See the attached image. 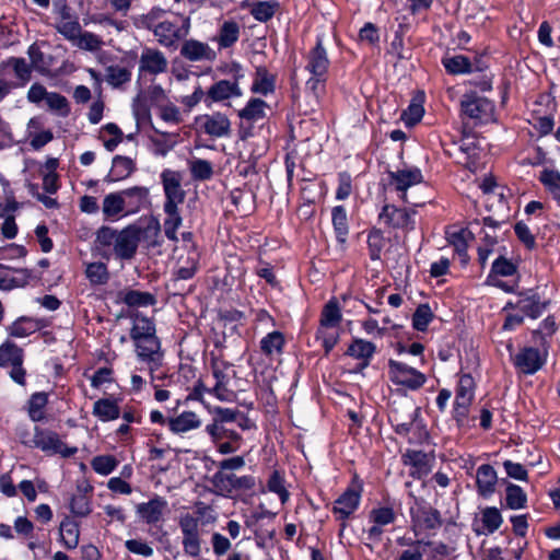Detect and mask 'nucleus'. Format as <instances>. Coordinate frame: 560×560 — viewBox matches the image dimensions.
<instances>
[{"label":"nucleus","instance_id":"f257e3e1","mask_svg":"<svg viewBox=\"0 0 560 560\" xmlns=\"http://www.w3.org/2000/svg\"><path fill=\"white\" fill-rule=\"evenodd\" d=\"M138 30L151 31L155 40L165 48L176 49L190 32V18L184 14L153 8L132 19Z\"/></svg>","mask_w":560,"mask_h":560},{"label":"nucleus","instance_id":"f03ea898","mask_svg":"<svg viewBox=\"0 0 560 560\" xmlns=\"http://www.w3.org/2000/svg\"><path fill=\"white\" fill-rule=\"evenodd\" d=\"M130 338L135 342L138 359L148 365L150 373L156 371L163 363V352L153 320L136 313L132 316Z\"/></svg>","mask_w":560,"mask_h":560},{"label":"nucleus","instance_id":"7ed1b4c3","mask_svg":"<svg viewBox=\"0 0 560 560\" xmlns=\"http://www.w3.org/2000/svg\"><path fill=\"white\" fill-rule=\"evenodd\" d=\"M330 60L322 39H318L305 57V71L310 74L306 90L318 100L325 92Z\"/></svg>","mask_w":560,"mask_h":560},{"label":"nucleus","instance_id":"20e7f679","mask_svg":"<svg viewBox=\"0 0 560 560\" xmlns=\"http://www.w3.org/2000/svg\"><path fill=\"white\" fill-rule=\"evenodd\" d=\"M25 445L39 448L40 451L52 455L60 454L62 457H70L78 451L77 447L67 446L56 432L35 428L33 438L24 442Z\"/></svg>","mask_w":560,"mask_h":560},{"label":"nucleus","instance_id":"39448f33","mask_svg":"<svg viewBox=\"0 0 560 560\" xmlns=\"http://www.w3.org/2000/svg\"><path fill=\"white\" fill-rule=\"evenodd\" d=\"M462 113L475 124H488L494 119V104L476 93L466 94L460 102Z\"/></svg>","mask_w":560,"mask_h":560},{"label":"nucleus","instance_id":"423d86ee","mask_svg":"<svg viewBox=\"0 0 560 560\" xmlns=\"http://www.w3.org/2000/svg\"><path fill=\"white\" fill-rule=\"evenodd\" d=\"M388 374L393 383L410 390L419 389L427 381L425 375L417 369L395 360H389L388 362Z\"/></svg>","mask_w":560,"mask_h":560},{"label":"nucleus","instance_id":"0eeeda50","mask_svg":"<svg viewBox=\"0 0 560 560\" xmlns=\"http://www.w3.org/2000/svg\"><path fill=\"white\" fill-rule=\"evenodd\" d=\"M197 129L212 138H225L231 133V121L220 112L203 114L196 117Z\"/></svg>","mask_w":560,"mask_h":560},{"label":"nucleus","instance_id":"6e6552de","mask_svg":"<svg viewBox=\"0 0 560 560\" xmlns=\"http://www.w3.org/2000/svg\"><path fill=\"white\" fill-rule=\"evenodd\" d=\"M361 501L359 486L349 487L332 505V513L337 521H341V530L346 527V521L358 510Z\"/></svg>","mask_w":560,"mask_h":560},{"label":"nucleus","instance_id":"1a4fd4ad","mask_svg":"<svg viewBox=\"0 0 560 560\" xmlns=\"http://www.w3.org/2000/svg\"><path fill=\"white\" fill-rule=\"evenodd\" d=\"M388 178L405 202H407V190L423 182L422 172L417 166H404L402 168L388 172Z\"/></svg>","mask_w":560,"mask_h":560},{"label":"nucleus","instance_id":"9d476101","mask_svg":"<svg viewBox=\"0 0 560 560\" xmlns=\"http://www.w3.org/2000/svg\"><path fill=\"white\" fill-rule=\"evenodd\" d=\"M161 180L165 194L164 208L173 210L183 203L185 191L182 188V175L172 170L161 173Z\"/></svg>","mask_w":560,"mask_h":560},{"label":"nucleus","instance_id":"9b49d317","mask_svg":"<svg viewBox=\"0 0 560 560\" xmlns=\"http://www.w3.org/2000/svg\"><path fill=\"white\" fill-rule=\"evenodd\" d=\"M235 67L237 68V71L233 80H220L209 88L207 96L212 102L219 103L237 98L243 95L238 81L244 78V74L241 72L240 65H236Z\"/></svg>","mask_w":560,"mask_h":560},{"label":"nucleus","instance_id":"f8f14e48","mask_svg":"<svg viewBox=\"0 0 560 560\" xmlns=\"http://www.w3.org/2000/svg\"><path fill=\"white\" fill-rule=\"evenodd\" d=\"M168 61L165 55L153 47L142 49L139 58V73L159 75L167 70Z\"/></svg>","mask_w":560,"mask_h":560},{"label":"nucleus","instance_id":"ddd939ff","mask_svg":"<svg viewBox=\"0 0 560 560\" xmlns=\"http://www.w3.org/2000/svg\"><path fill=\"white\" fill-rule=\"evenodd\" d=\"M180 56L191 62L209 61L217 59V52L207 43L197 39H187L180 47Z\"/></svg>","mask_w":560,"mask_h":560},{"label":"nucleus","instance_id":"4468645a","mask_svg":"<svg viewBox=\"0 0 560 560\" xmlns=\"http://www.w3.org/2000/svg\"><path fill=\"white\" fill-rule=\"evenodd\" d=\"M369 520L373 525L368 529V539L377 542L383 535V527L395 522L396 514L392 508L382 506L370 512Z\"/></svg>","mask_w":560,"mask_h":560},{"label":"nucleus","instance_id":"2eb2a0df","mask_svg":"<svg viewBox=\"0 0 560 560\" xmlns=\"http://www.w3.org/2000/svg\"><path fill=\"white\" fill-rule=\"evenodd\" d=\"M126 214H133L150 206V189L145 186H132L120 190Z\"/></svg>","mask_w":560,"mask_h":560},{"label":"nucleus","instance_id":"dca6fc26","mask_svg":"<svg viewBox=\"0 0 560 560\" xmlns=\"http://www.w3.org/2000/svg\"><path fill=\"white\" fill-rule=\"evenodd\" d=\"M514 365L524 374H534L544 365V358L536 348H524L513 359Z\"/></svg>","mask_w":560,"mask_h":560},{"label":"nucleus","instance_id":"f3484780","mask_svg":"<svg viewBox=\"0 0 560 560\" xmlns=\"http://www.w3.org/2000/svg\"><path fill=\"white\" fill-rule=\"evenodd\" d=\"M167 508V501L159 495H155L148 502L137 505V514L148 524H155L160 522Z\"/></svg>","mask_w":560,"mask_h":560},{"label":"nucleus","instance_id":"a211bd4d","mask_svg":"<svg viewBox=\"0 0 560 560\" xmlns=\"http://www.w3.org/2000/svg\"><path fill=\"white\" fill-rule=\"evenodd\" d=\"M477 230H479L478 222L469 223L468 226L451 225L445 231L447 243L448 245H468L470 242H477Z\"/></svg>","mask_w":560,"mask_h":560},{"label":"nucleus","instance_id":"6ab92c4d","mask_svg":"<svg viewBox=\"0 0 560 560\" xmlns=\"http://www.w3.org/2000/svg\"><path fill=\"white\" fill-rule=\"evenodd\" d=\"M504 224L494 221L491 218L483 219V225L479 224L476 238L477 242H483L486 245H495L499 242H504V234L506 230L503 229Z\"/></svg>","mask_w":560,"mask_h":560},{"label":"nucleus","instance_id":"aec40b11","mask_svg":"<svg viewBox=\"0 0 560 560\" xmlns=\"http://www.w3.org/2000/svg\"><path fill=\"white\" fill-rule=\"evenodd\" d=\"M498 481L497 471L489 464H483L478 467L476 472V486L478 493L483 498L491 497L495 491Z\"/></svg>","mask_w":560,"mask_h":560},{"label":"nucleus","instance_id":"412c9836","mask_svg":"<svg viewBox=\"0 0 560 560\" xmlns=\"http://www.w3.org/2000/svg\"><path fill=\"white\" fill-rule=\"evenodd\" d=\"M276 90V74L271 73L266 67H256L250 91L255 94L267 96Z\"/></svg>","mask_w":560,"mask_h":560},{"label":"nucleus","instance_id":"4be33fe9","mask_svg":"<svg viewBox=\"0 0 560 560\" xmlns=\"http://www.w3.org/2000/svg\"><path fill=\"white\" fill-rule=\"evenodd\" d=\"M168 429L174 434H184L201 427V420L194 411H183L167 420Z\"/></svg>","mask_w":560,"mask_h":560},{"label":"nucleus","instance_id":"5701e85b","mask_svg":"<svg viewBox=\"0 0 560 560\" xmlns=\"http://www.w3.org/2000/svg\"><path fill=\"white\" fill-rule=\"evenodd\" d=\"M158 225L144 228L140 222L131 224L126 229L118 232V244L117 245H136L139 242L144 241V236L149 232H156Z\"/></svg>","mask_w":560,"mask_h":560},{"label":"nucleus","instance_id":"b1692460","mask_svg":"<svg viewBox=\"0 0 560 560\" xmlns=\"http://www.w3.org/2000/svg\"><path fill=\"white\" fill-rule=\"evenodd\" d=\"M154 93L161 94V105H159V116L166 124L178 125L183 121L180 109L173 103L166 101V94L162 86H154Z\"/></svg>","mask_w":560,"mask_h":560},{"label":"nucleus","instance_id":"393cba45","mask_svg":"<svg viewBox=\"0 0 560 560\" xmlns=\"http://www.w3.org/2000/svg\"><path fill=\"white\" fill-rule=\"evenodd\" d=\"M404 463L411 466L410 475L415 478H422L430 471L428 456L421 451H408L402 456Z\"/></svg>","mask_w":560,"mask_h":560},{"label":"nucleus","instance_id":"a878e982","mask_svg":"<svg viewBox=\"0 0 560 560\" xmlns=\"http://www.w3.org/2000/svg\"><path fill=\"white\" fill-rule=\"evenodd\" d=\"M42 328V322L32 317L22 316L13 322L8 328L10 336L14 338H25Z\"/></svg>","mask_w":560,"mask_h":560},{"label":"nucleus","instance_id":"bb28decb","mask_svg":"<svg viewBox=\"0 0 560 560\" xmlns=\"http://www.w3.org/2000/svg\"><path fill=\"white\" fill-rule=\"evenodd\" d=\"M376 347L373 342L355 338L349 346L347 354L350 357L361 360L362 366L366 368L370 364L371 359L375 353Z\"/></svg>","mask_w":560,"mask_h":560},{"label":"nucleus","instance_id":"cd10ccee","mask_svg":"<svg viewBox=\"0 0 560 560\" xmlns=\"http://www.w3.org/2000/svg\"><path fill=\"white\" fill-rule=\"evenodd\" d=\"M136 171V163L131 158L116 155L113 159L112 168L108 177L112 182L122 180L129 177Z\"/></svg>","mask_w":560,"mask_h":560},{"label":"nucleus","instance_id":"c85d7f7f","mask_svg":"<svg viewBox=\"0 0 560 560\" xmlns=\"http://www.w3.org/2000/svg\"><path fill=\"white\" fill-rule=\"evenodd\" d=\"M378 218L381 222L392 226H405L410 220V215L405 209L393 205H385Z\"/></svg>","mask_w":560,"mask_h":560},{"label":"nucleus","instance_id":"c756f323","mask_svg":"<svg viewBox=\"0 0 560 560\" xmlns=\"http://www.w3.org/2000/svg\"><path fill=\"white\" fill-rule=\"evenodd\" d=\"M102 211L106 220L117 218L119 214H126V207L122 195L119 191L108 194L104 197Z\"/></svg>","mask_w":560,"mask_h":560},{"label":"nucleus","instance_id":"7c9ffc66","mask_svg":"<svg viewBox=\"0 0 560 560\" xmlns=\"http://www.w3.org/2000/svg\"><path fill=\"white\" fill-rule=\"evenodd\" d=\"M240 37V26L235 21H224L214 40L221 49L233 46Z\"/></svg>","mask_w":560,"mask_h":560},{"label":"nucleus","instance_id":"2f4dec72","mask_svg":"<svg viewBox=\"0 0 560 560\" xmlns=\"http://www.w3.org/2000/svg\"><path fill=\"white\" fill-rule=\"evenodd\" d=\"M331 222L336 240L346 243L349 233L348 214L343 206H336L331 209Z\"/></svg>","mask_w":560,"mask_h":560},{"label":"nucleus","instance_id":"473e14b6","mask_svg":"<svg viewBox=\"0 0 560 560\" xmlns=\"http://www.w3.org/2000/svg\"><path fill=\"white\" fill-rule=\"evenodd\" d=\"M185 248L187 249L186 257L184 258L183 255L179 257V266L176 271L177 278L182 280H188L194 277L199 259V254L195 247Z\"/></svg>","mask_w":560,"mask_h":560},{"label":"nucleus","instance_id":"72a5a7b5","mask_svg":"<svg viewBox=\"0 0 560 560\" xmlns=\"http://www.w3.org/2000/svg\"><path fill=\"white\" fill-rule=\"evenodd\" d=\"M268 105L261 98L253 97L250 98L244 108L238 112V116L241 119L256 122L266 117V109Z\"/></svg>","mask_w":560,"mask_h":560},{"label":"nucleus","instance_id":"f704fd0d","mask_svg":"<svg viewBox=\"0 0 560 560\" xmlns=\"http://www.w3.org/2000/svg\"><path fill=\"white\" fill-rule=\"evenodd\" d=\"M93 415L101 421H112L120 416V410L116 401L102 398L94 402Z\"/></svg>","mask_w":560,"mask_h":560},{"label":"nucleus","instance_id":"c9c22d12","mask_svg":"<svg viewBox=\"0 0 560 560\" xmlns=\"http://www.w3.org/2000/svg\"><path fill=\"white\" fill-rule=\"evenodd\" d=\"M60 535L63 545L68 549H74L79 545L80 529L79 524L70 517H65L60 523Z\"/></svg>","mask_w":560,"mask_h":560},{"label":"nucleus","instance_id":"e433bc0d","mask_svg":"<svg viewBox=\"0 0 560 560\" xmlns=\"http://www.w3.org/2000/svg\"><path fill=\"white\" fill-rule=\"evenodd\" d=\"M131 80V70L119 65L108 66L105 70V81L114 89L121 88Z\"/></svg>","mask_w":560,"mask_h":560},{"label":"nucleus","instance_id":"4c0bfd02","mask_svg":"<svg viewBox=\"0 0 560 560\" xmlns=\"http://www.w3.org/2000/svg\"><path fill=\"white\" fill-rule=\"evenodd\" d=\"M206 432L211 436L213 442L222 440L241 441V435L225 423L212 421L210 424L206 425Z\"/></svg>","mask_w":560,"mask_h":560},{"label":"nucleus","instance_id":"58836bf2","mask_svg":"<svg viewBox=\"0 0 560 560\" xmlns=\"http://www.w3.org/2000/svg\"><path fill=\"white\" fill-rule=\"evenodd\" d=\"M23 363V350L11 341H5L0 346V366H10L12 364Z\"/></svg>","mask_w":560,"mask_h":560},{"label":"nucleus","instance_id":"ea45409f","mask_svg":"<svg viewBox=\"0 0 560 560\" xmlns=\"http://www.w3.org/2000/svg\"><path fill=\"white\" fill-rule=\"evenodd\" d=\"M155 136H151L152 151L156 155H166L176 144V135L162 133L154 129Z\"/></svg>","mask_w":560,"mask_h":560},{"label":"nucleus","instance_id":"a19ab883","mask_svg":"<svg viewBox=\"0 0 560 560\" xmlns=\"http://www.w3.org/2000/svg\"><path fill=\"white\" fill-rule=\"evenodd\" d=\"M72 45L79 49L95 52L101 50L104 42L101 36L88 31L82 32L81 30Z\"/></svg>","mask_w":560,"mask_h":560},{"label":"nucleus","instance_id":"79ce46f5","mask_svg":"<svg viewBox=\"0 0 560 560\" xmlns=\"http://www.w3.org/2000/svg\"><path fill=\"white\" fill-rule=\"evenodd\" d=\"M538 178L546 190L560 203V173L557 170L544 168Z\"/></svg>","mask_w":560,"mask_h":560},{"label":"nucleus","instance_id":"37998d69","mask_svg":"<svg viewBox=\"0 0 560 560\" xmlns=\"http://www.w3.org/2000/svg\"><path fill=\"white\" fill-rule=\"evenodd\" d=\"M85 277L92 285H103L108 281V271L104 262H85Z\"/></svg>","mask_w":560,"mask_h":560},{"label":"nucleus","instance_id":"c03bdc74","mask_svg":"<svg viewBox=\"0 0 560 560\" xmlns=\"http://www.w3.org/2000/svg\"><path fill=\"white\" fill-rule=\"evenodd\" d=\"M279 9L276 0L257 1L250 7V14L259 22L269 21Z\"/></svg>","mask_w":560,"mask_h":560},{"label":"nucleus","instance_id":"a18cd8bd","mask_svg":"<svg viewBox=\"0 0 560 560\" xmlns=\"http://www.w3.org/2000/svg\"><path fill=\"white\" fill-rule=\"evenodd\" d=\"M284 346V337L280 331L267 334L260 340V350L268 357L280 354Z\"/></svg>","mask_w":560,"mask_h":560},{"label":"nucleus","instance_id":"49530a36","mask_svg":"<svg viewBox=\"0 0 560 560\" xmlns=\"http://www.w3.org/2000/svg\"><path fill=\"white\" fill-rule=\"evenodd\" d=\"M40 122L37 118L30 119L27 124V130L31 138L30 144L34 150H39L48 142H50L54 138L52 132L50 130H44L40 132H33V129H38Z\"/></svg>","mask_w":560,"mask_h":560},{"label":"nucleus","instance_id":"de8ad7c7","mask_svg":"<svg viewBox=\"0 0 560 560\" xmlns=\"http://www.w3.org/2000/svg\"><path fill=\"white\" fill-rule=\"evenodd\" d=\"M1 67H11L21 85H25L31 79V67L24 58L11 57L1 63Z\"/></svg>","mask_w":560,"mask_h":560},{"label":"nucleus","instance_id":"09e8293b","mask_svg":"<svg viewBox=\"0 0 560 560\" xmlns=\"http://www.w3.org/2000/svg\"><path fill=\"white\" fill-rule=\"evenodd\" d=\"M442 63L451 74H465L472 71L470 60L463 55L444 58Z\"/></svg>","mask_w":560,"mask_h":560},{"label":"nucleus","instance_id":"8fccbe9b","mask_svg":"<svg viewBox=\"0 0 560 560\" xmlns=\"http://www.w3.org/2000/svg\"><path fill=\"white\" fill-rule=\"evenodd\" d=\"M516 307L530 318L539 317L545 311L546 304L541 303L536 296H525L517 301Z\"/></svg>","mask_w":560,"mask_h":560},{"label":"nucleus","instance_id":"3c124183","mask_svg":"<svg viewBox=\"0 0 560 560\" xmlns=\"http://www.w3.org/2000/svg\"><path fill=\"white\" fill-rule=\"evenodd\" d=\"M505 501L509 509L521 510L526 506L527 495L520 486L509 483L506 487Z\"/></svg>","mask_w":560,"mask_h":560},{"label":"nucleus","instance_id":"603ef678","mask_svg":"<svg viewBox=\"0 0 560 560\" xmlns=\"http://www.w3.org/2000/svg\"><path fill=\"white\" fill-rule=\"evenodd\" d=\"M164 212L166 213V219L164 221L165 234L171 242L177 243L179 242V238L176 235V231L182 224L178 207L173 210L164 208Z\"/></svg>","mask_w":560,"mask_h":560},{"label":"nucleus","instance_id":"864d4df0","mask_svg":"<svg viewBox=\"0 0 560 560\" xmlns=\"http://www.w3.org/2000/svg\"><path fill=\"white\" fill-rule=\"evenodd\" d=\"M69 508L71 513L75 516L85 517L91 513L90 499L80 488L78 492L72 495Z\"/></svg>","mask_w":560,"mask_h":560},{"label":"nucleus","instance_id":"5fc2aeb1","mask_svg":"<svg viewBox=\"0 0 560 560\" xmlns=\"http://www.w3.org/2000/svg\"><path fill=\"white\" fill-rule=\"evenodd\" d=\"M54 27L71 44L82 30L77 16L66 21H55Z\"/></svg>","mask_w":560,"mask_h":560},{"label":"nucleus","instance_id":"6e6d98bb","mask_svg":"<svg viewBox=\"0 0 560 560\" xmlns=\"http://www.w3.org/2000/svg\"><path fill=\"white\" fill-rule=\"evenodd\" d=\"M48 402L47 395L45 393H35L32 395L28 401V416L37 422L44 419V408Z\"/></svg>","mask_w":560,"mask_h":560},{"label":"nucleus","instance_id":"4d7b16f0","mask_svg":"<svg viewBox=\"0 0 560 560\" xmlns=\"http://www.w3.org/2000/svg\"><path fill=\"white\" fill-rule=\"evenodd\" d=\"M475 396V381L469 374L459 377L455 400L472 402Z\"/></svg>","mask_w":560,"mask_h":560},{"label":"nucleus","instance_id":"13d9d810","mask_svg":"<svg viewBox=\"0 0 560 560\" xmlns=\"http://www.w3.org/2000/svg\"><path fill=\"white\" fill-rule=\"evenodd\" d=\"M432 319L433 313L429 304H420L412 316V326L419 331H424Z\"/></svg>","mask_w":560,"mask_h":560},{"label":"nucleus","instance_id":"bf43d9fd","mask_svg":"<svg viewBox=\"0 0 560 560\" xmlns=\"http://www.w3.org/2000/svg\"><path fill=\"white\" fill-rule=\"evenodd\" d=\"M341 322V313L336 301H329L322 313L320 325L338 327Z\"/></svg>","mask_w":560,"mask_h":560},{"label":"nucleus","instance_id":"052dcab7","mask_svg":"<svg viewBox=\"0 0 560 560\" xmlns=\"http://www.w3.org/2000/svg\"><path fill=\"white\" fill-rule=\"evenodd\" d=\"M189 170L195 179L206 180L213 174V168L210 162L201 159H194L189 162Z\"/></svg>","mask_w":560,"mask_h":560},{"label":"nucleus","instance_id":"680f3d73","mask_svg":"<svg viewBox=\"0 0 560 560\" xmlns=\"http://www.w3.org/2000/svg\"><path fill=\"white\" fill-rule=\"evenodd\" d=\"M317 338L322 340L323 347L328 353L338 342L339 330L338 327L320 325L317 331Z\"/></svg>","mask_w":560,"mask_h":560},{"label":"nucleus","instance_id":"e2e57ef3","mask_svg":"<svg viewBox=\"0 0 560 560\" xmlns=\"http://www.w3.org/2000/svg\"><path fill=\"white\" fill-rule=\"evenodd\" d=\"M518 260L508 259L504 256L498 257L492 264V272L501 277L513 276L517 270Z\"/></svg>","mask_w":560,"mask_h":560},{"label":"nucleus","instance_id":"0e129e2a","mask_svg":"<svg viewBox=\"0 0 560 560\" xmlns=\"http://www.w3.org/2000/svg\"><path fill=\"white\" fill-rule=\"evenodd\" d=\"M481 521L489 533L495 532L502 524V515L497 508H486L481 513Z\"/></svg>","mask_w":560,"mask_h":560},{"label":"nucleus","instance_id":"69168bd1","mask_svg":"<svg viewBox=\"0 0 560 560\" xmlns=\"http://www.w3.org/2000/svg\"><path fill=\"white\" fill-rule=\"evenodd\" d=\"M92 468L100 475H109L117 466V460L110 455L96 456L91 462Z\"/></svg>","mask_w":560,"mask_h":560},{"label":"nucleus","instance_id":"338daca9","mask_svg":"<svg viewBox=\"0 0 560 560\" xmlns=\"http://www.w3.org/2000/svg\"><path fill=\"white\" fill-rule=\"evenodd\" d=\"M46 104L51 110L62 117L68 116L70 112L68 100L58 93H49L46 98Z\"/></svg>","mask_w":560,"mask_h":560},{"label":"nucleus","instance_id":"774afa93","mask_svg":"<svg viewBox=\"0 0 560 560\" xmlns=\"http://www.w3.org/2000/svg\"><path fill=\"white\" fill-rule=\"evenodd\" d=\"M183 548L188 556L198 557L201 552L200 533L183 534Z\"/></svg>","mask_w":560,"mask_h":560}]
</instances>
